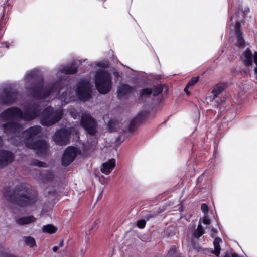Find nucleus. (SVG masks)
<instances>
[{"mask_svg": "<svg viewBox=\"0 0 257 257\" xmlns=\"http://www.w3.org/2000/svg\"><path fill=\"white\" fill-rule=\"evenodd\" d=\"M25 88L28 94L37 100H40L49 97L53 93H59L61 90L66 88L59 97L62 102V106L76 100L73 90L68 87L69 81L65 78H60L54 82H50L45 86L43 78L39 75V71L34 69L27 72L24 77Z\"/></svg>", "mask_w": 257, "mask_h": 257, "instance_id": "f257e3e1", "label": "nucleus"}, {"mask_svg": "<svg viewBox=\"0 0 257 257\" xmlns=\"http://www.w3.org/2000/svg\"><path fill=\"white\" fill-rule=\"evenodd\" d=\"M41 108L38 103H33L26 105L22 111L18 107H11L3 110L0 113V119L3 122L1 125L3 133L8 137V140L14 145H17L19 142L13 140V137H17L23 129V126L19 121L23 120L29 122L34 120L40 115Z\"/></svg>", "mask_w": 257, "mask_h": 257, "instance_id": "f03ea898", "label": "nucleus"}, {"mask_svg": "<svg viewBox=\"0 0 257 257\" xmlns=\"http://www.w3.org/2000/svg\"><path fill=\"white\" fill-rule=\"evenodd\" d=\"M3 197L9 202L21 206H30L34 204L37 200L35 192L29 189L24 184H21L12 190L6 187L3 191Z\"/></svg>", "mask_w": 257, "mask_h": 257, "instance_id": "7ed1b4c3", "label": "nucleus"}, {"mask_svg": "<svg viewBox=\"0 0 257 257\" xmlns=\"http://www.w3.org/2000/svg\"><path fill=\"white\" fill-rule=\"evenodd\" d=\"M80 124L89 138L87 143L92 147H96L97 144V138L95 136L97 132V123L95 119L90 114L83 113L81 116Z\"/></svg>", "mask_w": 257, "mask_h": 257, "instance_id": "20e7f679", "label": "nucleus"}, {"mask_svg": "<svg viewBox=\"0 0 257 257\" xmlns=\"http://www.w3.org/2000/svg\"><path fill=\"white\" fill-rule=\"evenodd\" d=\"M94 80L96 88L100 94H107L111 90L112 77L107 70L100 69L97 71L94 75Z\"/></svg>", "mask_w": 257, "mask_h": 257, "instance_id": "39448f33", "label": "nucleus"}, {"mask_svg": "<svg viewBox=\"0 0 257 257\" xmlns=\"http://www.w3.org/2000/svg\"><path fill=\"white\" fill-rule=\"evenodd\" d=\"M63 114L62 109H55L51 106H48L41 111L40 123L43 126H51L58 122L62 119Z\"/></svg>", "mask_w": 257, "mask_h": 257, "instance_id": "423d86ee", "label": "nucleus"}, {"mask_svg": "<svg viewBox=\"0 0 257 257\" xmlns=\"http://www.w3.org/2000/svg\"><path fill=\"white\" fill-rule=\"evenodd\" d=\"M75 91L77 97L81 101L86 102L92 97V87L87 79H80L76 84Z\"/></svg>", "mask_w": 257, "mask_h": 257, "instance_id": "0eeeda50", "label": "nucleus"}, {"mask_svg": "<svg viewBox=\"0 0 257 257\" xmlns=\"http://www.w3.org/2000/svg\"><path fill=\"white\" fill-rule=\"evenodd\" d=\"M18 96V91L13 88L12 84L6 85L0 92V104L10 105L17 101Z\"/></svg>", "mask_w": 257, "mask_h": 257, "instance_id": "6e6552de", "label": "nucleus"}, {"mask_svg": "<svg viewBox=\"0 0 257 257\" xmlns=\"http://www.w3.org/2000/svg\"><path fill=\"white\" fill-rule=\"evenodd\" d=\"M41 130L42 128L39 125L31 126L23 132L21 134L22 136H20V133L18 134V136H19L21 140L17 137H13V139H15L16 142H19L18 145H17L19 146L23 141L22 138H23L25 146H26V143L27 141L29 142H33L35 141L34 139L39 135V133H41Z\"/></svg>", "mask_w": 257, "mask_h": 257, "instance_id": "1a4fd4ad", "label": "nucleus"}, {"mask_svg": "<svg viewBox=\"0 0 257 257\" xmlns=\"http://www.w3.org/2000/svg\"><path fill=\"white\" fill-rule=\"evenodd\" d=\"M26 147L35 150L36 153L41 157L46 156L49 152V143L43 139L37 140L33 142L27 141Z\"/></svg>", "mask_w": 257, "mask_h": 257, "instance_id": "9d476101", "label": "nucleus"}, {"mask_svg": "<svg viewBox=\"0 0 257 257\" xmlns=\"http://www.w3.org/2000/svg\"><path fill=\"white\" fill-rule=\"evenodd\" d=\"M72 127L69 129L60 128L57 130L53 136L55 143L59 146H64L68 144L70 141V136Z\"/></svg>", "mask_w": 257, "mask_h": 257, "instance_id": "9b49d317", "label": "nucleus"}, {"mask_svg": "<svg viewBox=\"0 0 257 257\" xmlns=\"http://www.w3.org/2000/svg\"><path fill=\"white\" fill-rule=\"evenodd\" d=\"M149 113L146 111H141L139 112L137 115L133 118L128 127V130L130 132L135 131L138 126L141 123L145 122Z\"/></svg>", "mask_w": 257, "mask_h": 257, "instance_id": "f8f14e48", "label": "nucleus"}, {"mask_svg": "<svg viewBox=\"0 0 257 257\" xmlns=\"http://www.w3.org/2000/svg\"><path fill=\"white\" fill-rule=\"evenodd\" d=\"M240 22L238 19L235 20V23L233 26L235 36L236 39V45L240 49L245 47V42L243 39V33L241 30Z\"/></svg>", "mask_w": 257, "mask_h": 257, "instance_id": "ddd939ff", "label": "nucleus"}, {"mask_svg": "<svg viewBox=\"0 0 257 257\" xmlns=\"http://www.w3.org/2000/svg\"><path fill=\"white\" fill-rule=\"evenodd\" d=\"M80 153V151L77 147L68 146L64 150L61 161H74Z\"/></svg>", "mask_w": 257, "mask_h": 257, "instance_id": "4468645a", "label": "nucleus"}, {"mask_svg": "<svg viewBox=\"0 0 257 257\" xmlns=\"http://www.w3.org/2000/svg\"><path fill=\"white\" fill-rule=\"evenodd\" d=\"M78 66L74 62L70 65L66 66L60 65L58 67V71L56 74L57 76H59V73L64 74H74L77 72Z\"/></svg>", "mask_w": 257, "mask_h": 257, "instance_id": "2eb2a0df", "label": "nucleus"}, {"mask_svg": "<svg viewBox=\"0 0 257 257\" xmlns=\"http://www.w3.org/2000/svg\"><path fill=\"white\" fill-rule=\"evenodd\" d=\"M133 87L128 84H122L118 87L117 90V96L119 98L127 97L129 95L134 92Z\"/></svg>", "mask_w": 257, "mask_h": 257, "instance_id": "dca6fc26", "label": "nucleus"}, {"mask_svg": "<svg viewBox=\"0 0 257 257\" xmlns=\"http://www.w3.org/2000/svg\"><path fill=\"white\" fill-rule=\"evenodd\" d=\"M225 89L224 85L222 84H217L215 85L211 92V95L208 96L207 99L210 102H212L216 98L223 92Z\"/></svg>", "mask_w": 257, "mask_h": 257, "instance_id": "f3484780", "label": "nucleus"}, {"mask_svg": "<svg viewBox=\"0 0 257 257\" xmlns=\"http://www.w3.org/2000/svg\"><path fill=\"white\" fill-rule=\"evenodd\" d=\"M115 162H104L100 166L101 172L105 174L108 175L114 168Z\"/></svg>", "mask_w": 257, "mask_h": 257, "instance_id": "a211bd4d", "label": "nucleus"}, {"mask_svg": "<svg viewBox=\"0 0 257 257\" xmlns=\"http://www.w3.org/2000/svg\"><path fill=\"white\" fill-rule=\"evenodd\" d=\"M36 221V218L31 215L28 216H25L16 219V222L17 224L20 225H23L25 224H29Z\"/></svg>", "mask_w": 257, "mask_h": 257, "instance_id": "6ab92c4d", "label": "nucleus"}, {"mask_svg": "<svg viewBox=\"0 0 257 257\" xmlns=\"http://www.w3.org/2000/svg\"><path fill=\"white\" fill-rule=\"evenodd\" d=\"M243 61L245 65H251L252 63V51L249 48H247L243 53Z\"/></svg>", "mask_w": 257, "mask_h": 257, "instance_id": "aec40b11", "label": "nucleus"}, {"mask_svg": "<svg viewBox=\"0 0 257 257\" xmlns=\"http://www.w3.org/2000/svg\"><path fill=\"white\" fill-rule=\"evenodd\" d=\"M14 154L8 150L0 149V161H14Z\"/></svg>", "mask_w": 257, "mask_h": 257, "instance_id": "412c9836", "label": "nucleus"}, {"mask_svg": "<svg viewBox=\"0 0 257 257\" xmlns=\"http://www.w3.org/2000/svg\"><path fill=\"white\" fill-rule=\"evenodd\" d=\"M222 242V240L219 237H216L213 241V245L214 247V250L212 252L216 256L218 257L219 256L221 248L220 246V243Z\"/></svg>", "mask_w": 257, "mask_h": 257, "instance_id": "4be33fe9", "label": "nucleus"}, {"mask_svg": "<svg viewBox=\"0 0 257 257\" xmlns=\"http://www.w3.org/2000/svg\"><path fill=\"white\" fill-rule=\"evenodd\" d=\"M151 88V91H152V94L153 96H157L160 94H161L163 91V86L162 84H158L154 85Z\"/></svg>", "mask_w": 257, "mask_h": 257, "instance_id": "5701e85b", "label": "nucleus"}, {"mask_svg": "<svg viewBox=\"0 0 257 257\" xmlns=\"http://www.w3.org/2000/svg\"><path fill=\"white\" fill-rule=\"evenodd\" d=\"M151 88L148 87L141 89L140 91V98H149L152 94Z\"/></svg>", "mask_w": 257, "mask_h": 257, "instance_id": "b1692460", "label": "nucleus"}, {"mask_svg": "<svg viewBox=\"0 0 257 257\" xmlns=\"http://www.w3.org/2000/svg\"><path fill=\"white\" fill-rule=\"evenodd\" d=\"M92 67H101V68H108L109 67V62L108 61H102L91 63L88 64Z\"/></svg>", "mask_w": 257, "mask_h": 257, "instance_id": "393cba45", "label": "nucleus"}, {"mask_svg": "<svg viewBox=\"0 0 257 257\" xmlns=\"http://www.w3.org/2000/svg\"><path fill=\"white\" fill-rule=\"evenodd\" d=\"M57 230V228L52 224H48L43 227L42 231L43 232L49 234L55 233Z\"/></svg>", "mask_w": 257, "mask_h": 257, "instance_id": "a878e982", "label": "nucleus"}, {"mask_svg": "<svg viewBox=\"0 0 257 257\" xmlns=\"http://www.w3.org/2000/svg\"><path fill=\"white\" fill-rule=\"evenodd\" d=\"M204 233V229L200 223L198 225L197 229L194 230L193 235L195 238H199Z\"/></svg>", "mask_w": 257, "mask_h": 257, "instance_id": "bb28decb", "label": "nucleus"}, {"mask_svg": "<svg viewBox=\"0 0 257 257\" xmlns=\"http://www.w3.org/2000/svg\"><path fill=\"white\" fill-rule=\"evenodd\" d=\"M55 179L54 174L51 172H48L45 175L44 181L47 183V182H51Z\"/></svg>", "mask_w": 257, "mask_h": 257, "instance_id": "cd10ccee", "label": "nucleus"}, {"mask_svg": "<svg viewBox=\"0 0 257 257\" xmlns=\"http://www.w3.org/2000/svg\"><path fill=\"white\" fill-rule=\"evenodd\" d=\"M26 243L30 247H32L35 245V240L34 238L31 236L26 237L25 238Z\"/></svg>", "mask_w": 257, "mask_h": 257, "instance_id": "c85d7f7f", "label": "nucleus"}, {"mask_svg": "<svg viewBox=\"0 0 257 257\" xmlns=\"http://www.w3.org/2000/svg\"><path fill=\"white\" fill-rule=\"evenodd\" d=\"M116 123L117 121L115 120L110 119L109 120L107 127L109 132H112L115 130Z\"/></svg>", "mask_w": 257, "mask_h": 257, "instance_id": "c756f323", "label": "nucleus"}, {"mask_svg": "<svg viewBox=\"0 0 257 257\" xmlns=\"http://www.w3.org/2000/svg\"><path fill=\"white\" fill-rule=\"evenodd\" d=\"M143 216L147 220H149L150 218L156 216V214L155 213H148L147 212H143Z\"/></svg>", "mask_w": 257, "mask_h": 257, "instance_id": "7c9ffc66", "label": "nucleus"}, {"mask_svg": "<svg viewBox=\"0 0 257 257\" xmlns=\"http://www.w3.org/2000/svg\"><path fill=\"white\" fill-rule=\"evenodd\" d=\"M198 80H199L198 76L194 77L192 78L188 82L187 84L190 87L191 86H193L198 81Z\"/></svg>", "mask_w": 257, "mask_h": 257, "instance_id": "2f4dec72", "label": "nucleus"}, {"mask_svg": "<svg viewBox=\"0 0 257 257\" xmlns=\"http://www.w3.org/2000/svg\"><path fill=\"white\" fill-rule=\"evenodd\" d=\"M146 224V221L144 219H141L137 222V226L140 229L144 228Z\"/></svg>", "mask_w": 257, "mask_h": 257, "instance_id": "473e14b6", "label": "nucleus"}, {"mask_svg": "<svg viewBox=\"0 0 257 257\" xmlns=\"http://www.w3.org/2000/svg\"><path fill=\"white\" fill-rule=\"evenodd\" d=\"M201 210L202 212L206 215L208 213V207L206 204H202L201 205Z\"/></svg>", "mask_w": 257, "mask_h": 257, "instance_id": "72a5a7b5", "label": "nucleus"}, {"mask_svg": "<svg viewBox=\"0 0 257 257\" xmlns=\"http://www.w3.org/2000/svg\"><path fill=\"white\" fill-rule=\"evenodd\" d=\"M32 165L34 166H37L39 167H44V162H32Z\"/></svg>", "mask_w": 257, "mask_h": 257, "instance_id": "f704fd0d", "label": "nucleus"}, {"mask_svg": "<svg viewBox=\"0 0 257 257\" xmlns=\"http://www.w3.org/2000/svg\"><path fill=\"white\" fill-rule=\"evenodd\" d=\"M202 222L204 224H209L210 223V220L207 217H204L203 218Z\"/></svg>", "mask_w": 257, "mask_h": 257, "instance_id": "c9c22d12", "label": "nucleus"}, {"mask_svg": "<svg viewBox=\"0 0 257 257\" xmlns=\"http://www.w3.org/2000/svg\"><path fill=\"white\" fill-rule=\"evenodd\" d=\"M10 162H0V168H4L8 165V163Z\"/></svg>", "mask_w": 257, "mask_h": 257, "instance_id": "e433bc0d", "label": "nucleus"}, {"mask_svg": "<svg viewBox=\"0 0 257 257\" xmlns=\"http://www.w3.org/2000/svg\"><path fill=\"white\" fill-rule=\"evenodd\" d=\"M7 8L9 9V7L7 6H5L3 7V12H2L3 14H2V17H1L2 19H4V14H5V11L7 9Z\"/></svg>", "mask_w": 257, "mask_h": 257, "instance_id": "4c0bfd02", "label": "nucleus"}, {"mask_svg": "<svg viewBox=\"0 0 257 257\" xmlns=\"http://www.w3.org/2000/svg\"><path fill=\"white\" fill-rule=\"evenodd\" d=\"M253 61L255 64L257 65V52H255L253 54Z\"/></svg>", "mask_w": 257, "mask_h": 257, "instance_id": "58836bf2", "label": "nucleus"}, {"mask_svg": "<svg viewBox=\"0 0 257 257\" xmlns=\"http://www.w3.org/2000/svg\"><path fill=\"white\" fill-rule=\"evenodd\" d=\"M217 230L215 228H212L211 229V236H215L217 233Z\"/></svg>", "mask_w": 257, "mask_h": 257, "instance_id": "ea45409f", "label": "nucleus"}, {"mask_svg": "<svg viewBox=\"0 0 257 257\" xmlns=\"http://www.w3.org/2000/svg\"><path fill=\"white\" fill-rule=\"evenodd\" d=\"M240 12V10H239V9H238V10L236 11V13L235 14V15H233V16H232L231 17V18H230V20H231V21H232V20H233V18H234V17H237V15L239 14Z\"/></svg>", "mask_w": 257, "mask_h": 257, "instance_id": "a19ab883", "label": "nucleus"}, {"mask_svg": "<svg viewBox=\"0 0 257 257\" xmlns=\"http://www.w3.org/2000/svg\"><path fill=\"white\" fill-rule=\"evenodd\" d=\"M71 162H67V161H65V162H62V165L64 166H67L69 165L70 163Z\"/></svg>", "mask_w": 257, "mask_h": 257, "instance_id": "79ce46f5", "label": "nucleus"}, {"mask_svg": "<svg viewBox=\"0 0 257 257\" xmlns=\"http://www.w3.org/2000/svg\"><path fill=\"white\" fill-rule=\"evenodd\" d=\"M189 86L188 85V84H187L186 86H185V88H184V92H186V93H188V88H189Z\"/></svg>", "mask_w": 257, "mask_h": 257, "instance_id": "37998d69", "label": "nucleus"}, {"mask_svg": "<svg viewBox=\"0 0 257 257\" xmlns=\"http://www.w3.org/2000/svg\"><path fill=\"white\" fill-rule=\"evenodd\" d=\"M3 143L2 137L0 136V148L3 145Z\"/></svg>", "mask_w": 257, "mask_h": 257, "instance_id": "c03bdc74", "label": "nucleus"}, {"mask_svg": "<svg viewBox=\"0 0 257 257\" xmlns=\"http://www.w3.org/2000/svg\"><path fill=\"white\" fill-rule=\"evenodd\" d=\"M228 2H229V5H231V6L230 9H232V8L233 7V5H234L233 2L231 0H228Z\"/></svg>", "mask_w": 257, "mask_h": 257, "instance_id": "a18cd8bd", "label": "nucleus"}, {"mask_svg": "<svg viewBox=\"0 0 257 257\" xmlns=\"http://www.w3.org/2000/svg\"><path fill=\"white\" fill-rule=\"evenodd\" d=\"M58 249V247L57 246H55L53 247V251L54 252H56Z\"/></svg>", "mask_w": 257, "mask_h": 257, "instance_id": "49530a36", "label": "nucleus"}, {"mask_svg": "<svg viewBox=\"0 0 257 257\" xmlns=\"http://www.w3.org/2000/svg\"><path fill=\"white\" fill-rule=\"evenodd\" d=\"M63 245V241H61L59 244V246H58V247H62Z\"/></svg>", "mask_w": 257, "mask_h": 257, "instance_id": "de8ad7c7", "label": "nucleus"}, {"mask_svg": "<svg viewBox=\"0 0 257 257\" xmlns=\"http://www.w3.org/2000/svg\"><path fill=\"white\" fill-rule=\"evenodd\" d=\"M214 155L215 156V157L216 158V155H217V150L215 148L213 152Z\"/></svg>", "mask_w": 257, "mask_h": 257, "instance_id": "09e8293b", "label": "nucleus"}, {"mask_svg": "<svg viewBox=\"0 0 257 257\" xmlns=\"http://www.w3.org/2000/svg\"><path fill=\"white\" fill-rule=\"evenodd\" d=\"M254 74L257 75V65L256 67L254 68Z\"/></svg>", "mask_w": 257, "mask_h": 257, "instance_id": "8fccbe9b", "label": "nucleus"}, {"mask_svg": "<svg viewBox=\"0 0 257 257\" xmlns=\"http://www.w3.org/2000/svg\"><path fill=\"white\" fill-rule=\"evenodd\" d=\"M85 60H86V59H84V60H79V63H80V64H81V63H82L83 62H85Z\"/></svg>", "mask_w": 257, "mask_h": 257, "instance_id": "3c124183", "label": "nucleus"}, {"mask_svg": "<svg viewBox=\"0 0 257 257\" xmlns=\"http://www.w3.org/2000/svg\"><path fill=\"white\" fill-rule=\"evenodd\" d=\"M107 161H115V160L114 158H111V159H108Z\"/></svg>", "mask_w": 257, "mask_h": 257, "instance_id": "603ef678", "label": "nucleus"}, {"mask_svg": "<svg viewBox=\"0 0 257 257\" xmlns=\"http://www.w3.org/2000/svg\"><path fill=\"white\" fill-rule=\"evenodd\" d=\"M223 257H229V256L228 255V254H226L225 256H224Z\"/></svg>", "mask_w": 257, "mask_h": 257, "instance_id": "864d4df0", "label": "nucleus"}, {"mask_svg": "<svg viewBox=\"0 0 257 257\" xmlns=\"http://www.w3.org/2000/svg\"><path fill=\"white\" fill-rule=\"evenodd\" d=\"M248 11H249V8H247V11H246V10H245V12H248Z\"/></svg>", "mask_w": 257, "mask_h": 257, "instance_id": "5fc2aeb1", "label": "nucleus"}, {"mask_svg": "<svg viewBox=\"0 0 257 257\" xmlns=\"http://www.w3.org/2000/svg\"><path fill=\"white\" fill-rule=\"evenodd\" d=\"M221 105L220 103H218L217 105V106L218 107L219 105Z\"/></svg>", "mask_w": 257, "mask_h": 257, "instance_id": "6e6d98bb", "label": "nucleus"}, {"mask_svg": "<svg viewBox=\"0 0 257 257\" xmlns=\"http://www.w3.org/2000/svg\"><path fill=\"white\" fill-rule=\"evenodd\" d=\"M241 14L244 15V12L243 13L242 12H241Z\"/></svg>", "mask_w": 257, "mask_h": 257, "instance_id": "4d7b16f0", "label": "nucleus"}, {"mask_svg": "<svg viewBox=\"0 0 257 257\" xmlns=\"http://www.w3.org/2000/svg\"><path fill=\"white\" fill-rule=\"evenodd\" d=\"M52 193H55V191H54Z\"/></svg>", "mask_w": 257, "mask_h": 257, "instance_id": "13d9d810", "label": "nucleus"}, {"mask_svg": "<svg viewBox=\"0 0 257 257\" xmlns=\"http://www.w3.org/2000/svg\"><path fill=\"white\" fill-rule=\"evenodd\" d=\"M34 161H38V160H35V159Z\"/></svg>", "mask_w": 257, "mask_h": 257, "instance_id": "bf43d9fd", "label": "nucleus"}]
</instances>
